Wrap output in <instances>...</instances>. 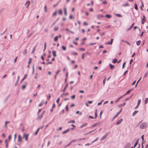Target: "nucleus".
Instances as JSON below:
<instances>
[{"label":"nucleus","mask_w":148,"mask_h":148,"mask_svg":"<svg viewBox=\"0 0 148 148\" xmlns=\"http://www.w3.org/2000/svg\"><path fill=\"white\" fill-rule=\"evenodd\" d=\"M41 58L43 61H44V58L43 55H42L41 56Z\"/></svg>","instance_id":"obj_46"},{"label":"nucleus","mask_w":148,"mask_h":148,"mask_svg":"<svg viewBox=\"0 0 148 148\" xmlns=\"http://www.w3.org/2000/svg\"><path fill=\"white\" fill-rule=\"evenodd\" d=\"M53 53V55L54 57H56V52L54 51H53L52 52Z\"/></svg>","instance_id":"obj_21"},{"label":"nucleus","mask_w":148,"mask_h":148,"mask_svg":"<svg viewBox=\"0 0 148 148\" xmlns=\"http://www.w3.org/2000/svg\"><path fill=\"white\" fill-rule=\"evenodd\" d=\"M134 25V23H133L132 25L130 27L127 29V31H128L131 30L133 27Z\"/></svg>","instance_id":"obj_11"},{"label":"nucleus","mask_w":148,"mask_h":148,"mask_svg":"<svg viewBox=\"0 0 148 148\" xmlns=\"http://www.w3.org/2000/svg\"><path fill=\"white\" fill-rule=\"evenodd\" d=\"M146 18L145 16H143V18L142 20L141 23L142 24H144L145 22V21Z\"/></svg>","instance_id":"obj_6"},{"label":"nucleus","mask_w":148,"mask_h":148,"mask_svg":"<svg viewBox=\"0 0 148 148\" xmlns=\"http://www.w3.org/2000/svg\"><path fill=\"white\" fill-rule=\"evenodd\" d=\"M27 74H25L24 75L23 77L22 78V79L20 83H22L23 81L27 77Z\"/></svg>","instance_id":"obj_7"},{"label":"nucleus","mask_w":148,"mask_h":148,"mask_svg":"<svg viewBox=\"0 0 148 148\" xmlns=\"http://www.w3.org/2000/svg\"><path fill=\"white\" fill-rule=\"evenodd\" d=\"M142 6H141L140 8H141V10H143V9L142 8V7H144V4L143 2H142Z\"/></svg>","instance_id":"obj_55"},{"label":"nucleus","mask_w":148,"mask_h":148,"mask_svg":"<svg viewBox=\"0 0 148 148\" xmlns=\"http://www.w3.org/2000/svg\"><path fill=\"white\" fill-rule=\"evenodd\" d=\"M40 129V128H38V129L34 133L35 135H36L37 134L38 131H39Z\"/></svg>","instance_id":"obj_26"},{"label":"nucleus","mask_w":148,"mask_h":148,"mask_svg":"<svg viewBox=\"0 0 148 148\" xmlns=\"http://www.w3.org/2000/svg\"><path fill=\"white\" fill-rule=\"evenodd\" d=\"M75 97V95H74L73 96H72L71 97V98L72 99H74Z\"/></svg>","instance_id":"obj_50"},{"label":"nucleus","mask_w":148,"mask_h":148,"mask_svg":"<svg viewBox=\"0 0 148 148\" xmlns=\"http://www.w3.org/2000/svg\"><path fill=\"white\" fill-rule=\"evenodd\" d=\"M123 96H121V97H119L117 99L116 101L115 102H118L121 98L123 97Z\"/></svg>","instance_id":"obj_24"},{"label":"nucleus","mask_w":148,"mask_h":148,"mask_svg":"<svg viewBox=\"0 0 148 148\" xmlns=\"http://www.w3.org/2000/svg\"><path fill=\"white\" fill-rule=\"evenodd\" d=\"M124 6L125 7H126L127 6H130V4L128 3H127L126 4L124 5Z\"/></svg>","instance_id":"obj_31"},{"label":"nucleus","mask_w":148,"mask_h":148,"mask_svg":"<svg viewBox=\"0 0 148 148\" xmlns=\"http://www.w3.org/2000/svg\"><path fill=\"white\" fill-rule=\"evenodd\" d=\"M117 61V60L116 59H114L112 61V62L114 63H116Z\"/></svg>","instance_id":"obj_41"},{"label":"nucleus","mask_w":148,"mask_h":148,"mask_svg":"<svg viewBox=\"0 0 148 148\" xmlns=\"http://www.w3.org/2000/svg\"><path fill=\"white\" fill-rule=\"evenodd\" d=\"M34 33V32H32L30 34L27 35L28 38H29L30 37V36H31Z\"/></svg>","instance_id":"obj_17"},{"label":"nucleus","mask_w":148,"mask_h":148,"mask_svg":"<svg viewBox=\"0 0 148 148\" xmlns=\"http://www.w3.org/2000/svg\"><path fill=\"white\" fill-rule=\"evenodd\" d=\"M29 135V134H28L24 133L23 135V138H25V140L27 141L28 140Z\"/></svg>","instance_id":"obj_2"},{"label":"nucleus","mask_w":148,"mask_h":148,"mask_svg":"<svg viewBox=\"0 0 148 148\" xmlns=\"http://www.w3.org/2000/svg\"><path fill=\"white\" fill-rule=\"evenodd\" d=\"M58 37L57 36H55L54 38V40L55 41H57L58 40Z\"/></svg>","instance_id":"obj_35"},{"label":"nucleus","mask_w":148,"mask_h":148,"mask_svg":"<svg viewBox=\"0 0 148 148\" xmlns=\"http://www.w3.org/2000/svg\"><path fill=\"white\" fill-rule=\"evenodd\" d=\"M125 64H126V62H124L123 63V66H122V68H123H123H124L125 65Z\"/></svg>","instance_id":"obj_59"},{"label":"nucleus","mask_w":148,"mask_h":148,"mask_svg":"<svg viewBox=\"0 0 148 148\" xmlns=\"http://www.w3.org/2000/svg\"><path fill=\"white\" fill-rule=\"evenodd\" d=\"M58 29V27H56L54 28V30L55 31H56Z\"/></svg>","instance_id":"obj_45"},{"label":"nucleus","mask_w":148,"mask_h":148,"mask_svg":"<svg viewBox=\"0 0 148 148\" xmlns=\"http://www.w3.org/2000/svg\"><path fill=\"white\" fill-rule=\"evenodd\" d=\"M30 3V1H27L26 3H25V5H26L27 4L28 5H29Z\"/></svg>","instance_id":"obj_30"},{"label":"nucleus","mask_w":148,"mask_h":148,"mask_svg":"<svg viewBox=\"0 0 148 148\" xmlns=\"http://www.w3.org/2000/svg\"><path fill=\"white\" fill-rule=\"evenodd\" d=\"M110 68L111 69H113L114 67V66L112 64H110Z\"/></svg>","instance_id":"obj_16"},{"label":"nucleus","mask_w":148,"mask_h":148,"mask_svg":"<svg viewBox=\"0 0 148 148\" xmlns=\"http://www.w3.org/2000/svg\"><path fill=\"white\" fill-rule=\"evenodd\" d=\"M37 45H35L33 48V50H32V51L31 52V53H34V52L35 51L36 49V46H37Z\"/></svg>","instance_id":"obj_13"},{"label":"nucleus","mask_w":148,"mask_h":148,"mask_svg":"<svg viewBox=\"0 0 148 148\" xmlns=\"http://www.w3.org/2000/svg\"><path fill=\"white\" fill-rule=\"evenodd\" d=\"M138 139L137 140V141L135 143L134 145V148H135L136 146L137 145V144H138Z\"/></svg>","instance_id":"obj_22"},{"label":"nucleus","mask_w":148,"mask_h":148,"mask_svg":"<svg viewBox=\"0 0 148 148\" xmlns=\"http://www.w3.org/2000/svg\"><path fill=\"white\" fill-rule=\"evenodd\" d=\"M58 12L60 14L62 15V10L61 9H60L58 11Z\"/></svg>","instance_id":"obj_28"},{"label":"nucleus","mask_w":148,"mask_h":148,"mask_svg":"<svg viewBox=\"0 0 148 148\" xmlns=\"http://www.w3.org/2000/svg\"><path fill=\"white\" fill-rule=\"evenodd\" d=\"M17 57H15V58L14 59V63H15V62H16V60H17Z\"/></svg>","instance_id":"obj_54"},{"label":"nucleus","mask_w":148,"mask_h":148,"mask_svg":"<svg viewBox=\"0 0 148 148\" xmlns=\"http://www.w3.org/2000/svg\"><path fill=\"white\" fill-rule=\"evenodd\" d=\"M113 41V39L112 38L111 40V41L110 42H107L105 43V44H110V45H112V44Z\"/></svg>","instance_id":"obj_12"},{"label":"nucleus","mask_w":148,"mask_h":148,"mask_svg":"<svg viewBox=\"0 0 148 148\" xmlns=\"http://www.w3.org/2000/svg\"><path fill=\"white\" fill-rule=\"evenodd\" d=\"M43 104V103L41 102L39 104V105H38V106L40 107L42 106Z\"/></svg>","instance_id":"obj_56"},{"label":"nucleus","mask_w":148,"mask_h":148,"mask_svg":"<svg viewBox=\"0 0 148 148\" xmlns=\"http://www.w3.org/2000/svg\"><path fill=\"white\" fill-rule=\"evenodd\" d=\"M75 123V121L74 120H72L70 121H69L68 122V123Z\"/></svg>","instance_id":"obj_51"},{"label":"nucleus","mask_w":148,"mask_h":148,"mask_svg":"<svg viewBox=\"0 0 148 148\" xmlns=\"http://www.w3.org/2000/svg\"><path fill=\"white\" fill-rule=\"evenodd\" d=\"M111 15L110 14H107L106 15V17L108 18H110L111 17Z\"/></svg>","instance_id":"obj_18"},{"label":"nucleus","mask_w":148,"mask_h":148,"mask_svg":"<svg viewBox=\"0 0 148 148\" xmlns=\"http://www.w3.org/2000/svg\"><path fill=\"white\" fill-rule=\"evenodd\" d=\"M111 25H109V26H106L105 27V28L106 29H107V28H108L110 27H111Z\"/></svg>","instance_id":"obj_48"},{"label":"nucleus","mask_w":148,"mask_h":148,"mask_svg":"<svg viewBox=\"0 0 148 148\" xmlns=\"http://www.w3.org/2000/svg\"><path fill=\"white\" fill-rule=\"evenodd\" d=\"M125 42H126L127 44H128L129 45H131L130 43V42H128L127 41H125Z\"/></svg>","instance_id":"obj_53"},{"label":"nucleus","mask_w":148,"mask_h":148,"mask_svg":"<svg viewBox=\"0 0 148 148\" xmlns=\"http://www.w3.org/2000/svg\"><path fill=\"white\" fill-rule=\"evenodd\" d=\"M34 64H33V65L32 67V74H33L34 71Z\"/></svg>","instance_id":"obj_20"},{"label":"nucleus","mask_w":148,"mask_h":148,"mask_svg":"<svg viewBox=\"0 0 148 148\" xmlns=\"http://www.w3.org/2000/svg\"><path fill=\"white\" fill-rule=\"evenodd\" d=\"M123 119H121L119 121L117 122L116 123V125H118L120 124L123 121Z\"/></svg>","instance_id":"obj_10"},{"label":"nucleus","mask_w":148,"mask_h":148,"mask_svg":"<svg viewBox=\"0 0 148 148\" xmlns=\"http://www.w3.org/2000/svg\"><path fill=\"white\" fill-rule=\"evenodd\" d=\"M62 49L64 50V51H65L66 50V48L64 46H62Z\"/></svg>","instance_id":"obj_39"},{"label":"nucleus","mask_w":148,"mask_h":148,"mask_svg":"<svg viewBox=\"0 0 148 148\" xmlns=\"http://www.w3.org/2000/svg\"><path fill=\"white\" fill-rule=\"evenodd\" d=\"M46 47V42H45V44H44V49L43 50V51H44L45 50Z\"/></svg>","instance_id":"obj_38"},{"label":"nucleus","mask_w":148,"mask_h":148,"mask_svg":"<svg viewBox=\"0 0 148 148\" xmlns=\"http://www.w3.org/2000/svg\"><path fill=\"white\" fill-rule=\"evenodd\" d=\"M44 9L45 10V12H46V5H45L44 7Z\"/></svg>","instance_id":"obj_60"},{"label":"nucleus","mask_w":148,"mask_h":148,"mask_svg":"<svg viewBox=\"0 0 148 148\" xmlns=\"http://www.w3.org/2000/svg\"><path fill=\"white\" fill-rule=\"evenodd\" d=\"M141 43V41L140 40H139L136 42V45L139 46L140 45V44Z\"/></svg>","instance_id":"obj_25"},{"label":"nucleus","mask_w":148,"mask_h":148,"mask_svg":"<svg viewBox=\"0 0 148 148\" xmlns=\"http://www.w3.org/2000/svg\"><path fill=\"white\" fill-rule=\"evenodd\" d=\"M22 140V137L20 134H19L18 136V142H20Z\"/></svg>","instance_id":"obj_5"},{"label":"nucleus","mask_w":148,"mask_h":148,"mask_svg":"<svg viewBox=\"0 0 148 148\" xmlns=\"http://www.w3.org/2000/svg\"><path fill=\"white\" fill-rule=\"evenodd\" d=\"M75 140L71 141L69 144L66 146V147L69 146L72 142H74Z\"/></svg>","instance_id":"obj_42"},{"label":"nucleus","mask_w":148,"mask_h":148,"mask_svg":"<svg viewBox=\"0 0 148 148\" xmlns=\"http://www.w3.org/2000/svg\"><path fill=\"white\" fill-rule=\"evenodd\" d=\"M68 86V84H66V86H65V87L64 89V90H63V92H64L65 91V90L66 89V88Z\"/></svg>","instance_id":"obj_37"},{"label":"nucleus","mask_w":148,"mask_h":148,"mask_svg":"<svg viewBox=\"0 0 148 148\" xmlns=\"http://www.w3.org/2000/svg\"><path fill=\"white\" fill-rule=\"evenodd\" d=\"M45 112V111H44L43 112L41 113V114L38 117V119H41L42 117V115Z\"/></svg>","instance_id":"obj_4"},{"label":"nucleus","mask_w":148,"mask_h":148,"mask_svg":"<svg viewBox=\"0 0 148 148\" xmlns=\"http://www.w3.org/2000/svg\"><path fill=\"white\" fill-rule=\"evenodd\" d=\"M85 54L84 53V54H83L82 55V59L83 60H84V56Z\"/></svg>","instance_id":"obj_62"},{"label":"nucleus","mask_w":148,"mask_h":148,"mask_svg":"<svg viewBox=\"0 0 148 148\" xmlns=\"http://www.w3.org/2000/svg\"><path fill=\"white\" fill-rule=\"evenodd\" d=\"M32 59L31 58H29V60L28 62V64H30L31 63Z\"/></svg>","instance_id":"obj_27"},{"label":"nucleus","mask_w":148,"mask_h":148,"mask_svg":"<svg viewBox=\"0 0 148 148\" xmlns=\"http://www.w3.org/2000/svg\"><path fill=\"white\" fill-rule=\"evenodd\" d=\"M140 102H141V100L140 99H138V104H137L139 105L140 103Z\"/></svg>","instance_id":"obj_44"},{"label":"nucleus","mask_w":148,"mask_h":148,"mask_svg":"<svg viewBox=\"0 0 148 148\" xmlns=\"http://www.w3.org/2000/svg\"><path fill=\"white\" fill-rule=\"evenodd\" d=\"M17 134L16 133H15L14 135V141H15L16 138V137Z\"/></svg>","instance_id":"obj_43"},{"label":"nucleus","mask_w":148,"mask_h":148,"mask_svg":"<svg viewBox=\"0 0 148 148\" xmlns=\"http://www.w3.org/2000/svg\"><path fill=\"white\" fill-rule=\"evenodd\" d=\"M64 14L65 15H67L66 8V7L64 8Z\"/></svg>","instance_id":"obj_29"},{"label":"nucleus","mask_w":148,"mask_h":148,"mask_svg":"<svg viewBox=\"0 0 148 148\" xmlns=\"http://www.w3.org/2000/svg\"><path fill=\"white\" fill-rule=\"evenodd\" d=\"M10 94L9 95L6 97V98L4 100L5 102H6L7 101V100H8V99L10 97Z\"/></svg>","instance_id":"obj_15"},{"label":"nucleus","mask_w":148,"mask_h":148,"mask_svg":"<svg viewBox=\"0 0 148 148\" xmlns=\"http://www.w3.org/2000/svg\"><path fill=\"white\" fill-rule=\"evenodd\" d=\"M148 74V73L147 72H146L145 73V75H144V77H146L147 76V75Z\"/></svg>","instance_id":"obj_58"},{"label":"nucleus","mask_w":148,"mask_h":148,"mask_svg":"<svg viewBox=\"0 0 148 148\" xmlns=\"http://www.w3.org/2000/svg\"><path fill=\"white\" fill-rule=\"evenodd\" d=\"M138 112V110L135 111L132 113V116H134Z\"/></svg>","instance_id":"obj_14"},{"label":"nucleus","mask_w":148,"mask_h":148,"mask_svg":"<svg viewBox=\"0 0 148 148\" xmlns=\"http://www.w3.org/2000/svg\"><path fill=\"white\" fill-rule=\"evenodd\" d=\"M148 98H146L145 100V104H146L148 102Z\"/></svg>","instance_id":"obj_33"},{"label":"nucleus","mask_w":148,"mask_h":148,"mask_svg":"<svg viewBox=\"0 0 148 148\" xmlns=\"http://www.w3.org/2000/svg\"><path fill=\"white\" fill-rule=\"evenodd\" d=\"M27 49H25L23 52V54L25 55L27 53Z\"/></svg>","instance_id":"obj_23"},{"label":"nucleus","mask_w":148,"mask_h":148,"mask_svg":"<svg viewBox=\"0 0 148 148\" xmlns=\"http://www.w3.org/2000/svg\"><path fill=\"white\" fill-rule=\"evenodd\" d=\"M27 84V82H24V84L22 86L21 88L22 90H23L25 88Z\"/></svg>","instance_id":"obj_3"},{"label":"nucleus","mask_w":148,"mask_h":148,"mask_svg":"<svg viewBox=\"0 0 148 148\" xmlns=\"http://www.w3.org/2000/svg\"><path fill=\"white\" fill-rule=\"evenodd\" d=\"M134 8H135V9L137 10L138 9V7H137V4L135 3V7H134Z\"/></svg>","instance_id":"obj_40"},{"label":"nucleus","mask_w":148,"mask_h":148,"mask_svg":"<svg viewBox=\"0 0 148 148\" xmlns=\"http://www.w3.org/2000/svg\"><path fill=\"white\" fill-rule=\"evenodd\" d=\"M11 138V136L10 135H9L8 137V139L9 140V141H10Z\"/></svg>","instance_id":"obj_47"},{"label":"nucleus","mask_w":148,"mask_h":148,"mask_svg":"<svg viewBox=\"0 0 148 148\" xmlns=\"http://www.w3.org/2000/svg\"><path fill=\"white\" fill-rule=\"evenodd\" d=\"M84 26L88 25V24L86 22H84Z\"/></svg>","instance_id":"obj_52"},{"label":"nucleus","mask_w":148,"mask_h":148,"mask_svg":"<svg viewBox=\"0 0 148 148\" xmlns=\"http://www.w3.org/2000/svg\"><path fill=\"white\" fill-rule=\"evenodd\" d=\"M110 134V132H108L106 133L104 136H103L102 138V139H103L105 138L108 135Z\"/></svg>","instance_id":"obj_9"},{"label":"nucleus","mask_w":148,"mask_h":148,"mask_svg":"<svg viewBox=\"0 0 148 148\" xmlns=\"http://www.w3.org/2000/svg\"><path fill=\"white\" fill-rule=\"evenodd\" d=\"M96 43H90L89 44V45H90V46H91V45H95L96 44Z\"/></svg>","instance_id":"obj_49"},{"label":"nucleus","mask_w":148,"mask_h":148,"mask_svg":"<svg viewBox=\"0 0 148 148\" xmlns=\"http://www.w3.org/2000/svg\"><path fill=\"white\" fill-rule=\"evenodd\" d=\"M131 91V90H128L127 92H126V94H125V95H123V96H125V95H127V94H129L130 93V91Z\"/></svg>","instance_id":"obj_32"},{"label":"nucleus","mask_w":148,"mask_h":148,"mask_svg":"<svg viewBox=\"0 0 148 148\" xmlns=\"http://www.w3.org/2000/svg\"><path fill=\"white\" fill-rule=\"evenodd\" d=\"M119 114V113H117L115 116H114V118H113V119H114L115 118H116V117H117L118 115Z\"/></svg>","instance_id":"obj_36"},{"label":"nucleus","mask_w":148,"mask_h":148,"mask_svg":"<svg viewBox=\"0 0 148 148\" xmlns=\"http://www.w3.org/2000/svg\"><path fill=\"white\" fill-rule=\"evenodd\" d=\"M103 3L104 4H106L107 3V1H104L103 2Z\"/></svg>","instance_id":"obj_61"},{"label":"nucleus","mask_w":148,"mask_h":148,"mask_svg":"<svg viewBox=\"0 0 148 148\" xmlns=\"http://www.w3.org/2000/svg\"><path fill=\"white\" fill-rule=\"evenodd\" d=\"M87 123H84V124H83L80 127V128H82L83 127H85L86 126H87Z\"/></svg>","instance_id":"obj_19"},{"label":"nucleus","mask_w":148,"mask_h":148,"mask_svg":"<svg viewBox=\"0 0 148 148\" xmlns=\"http://www.w3.org/2000/svg\"><path fill=\"white\" fill-rule=\"evenodd\" d=\"M131 144L130 143H127L124 147V148H128L130 147Z\"/></svg>","instance_id":"obj_8"},{"label":"nucleus","mask_w":148,"mask_h":148,"mask_svg":"<svg viewBox=\"0 0 148 148\" xmlns=\"http://www.w3.org/2000/svg\"><path fill=\"white\" fill-rule=\"evenodd\" d=\"M103 111L102 110L100 112V117H101L102 114L103 113Z\"/></svg>","instance_id":"obj_57"},{"label":"nucleus","mask_w":148,"mask_h":148,"mask_svg":"<svg viewBox=\"0 0 148 148\" xmlns=\"http://www.w3.org/2000/svg\"><path fill=\"white\" fill-rule=\"evenodd\" d=\"M147 125L145 122L142 123L140 125V128L142 129L146 128L147 127Z\"/></svg>","instance_id":"obj_1"},{"label":"nucleus","mask_w":148,"mask_h":148,"mask_svg":"<svg viewBox=\"0 0 148 148\" xmlns=\"http://www.w3.org/2000/svg\"><path fill=\"white\" fill-rule=\"evenodd\" d=\"M69 129H68V130H65V131H64V132H63L62 133H63V134H65V133H66L67 132H69Z\"/></svg>","instance_id":"obj_34"},{"label":"nucleus","mask_w":148,"mask_h":148,"mask_svg":"<svg viewBox=\"0 0 148 148\" xmlns=\"http://www.w3.org/2000/svg\"><path fill=\"white\" fill-rule=\"evenodd\" d=\"M116 16L118 17H122V16L119 14H116Z\"/></svg>","instance_id":"obj_63"},{"label":"nucleus","mask_w":148,"mask_h":148,"mask_svg":"<svg viewBox=\"0 0 148 148\" xmlns=\"http://www.w3.org/2000/svg\"><path fill=\"white\" fill-rule=\"evenodd\" d=\"M59 100H60V98H58L57 100H56V102L58 103L59 102Z\"/></svg>","instance_id":"obj_64"}]
</instances>
